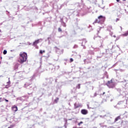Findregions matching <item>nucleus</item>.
<instances>
[{"label":"nucleus","mask_w":128,"mask_h":128,"mask_svg":"<svg viewBox=\"0 0 128 128\" xmlns=\"http://www.w3.org/2000/svg\"><path fill=\"white\" fill-rule=\"evenodd\" d=\"M81 113L84 115L88 114V110L83 109L81 110Z\"/></svg>","instance_id":"20e7f679"},{"label":"nucleus","mask_w":128,"mask_h":128,"mask_svg":"<svg viewBox=\"0 0 128 128\" xmlns=\"http://www.w3.org/2000/svg\"><path fill=\"white\" fill-rule=\"evenodd\" d=\"M20 58L18 60V62L20 64H24L28 60V54L24 52H21L20 54Z\"/></svg>","instance_id":"f257e3e1"},{"label":"nucleus","mask_w":128,"mask_h":128,"mask_svg":"<svg viewBox=\"0 0 128 128\" xmlns=\"http://www.w3.org/2000/svg\"><path fill=\"white\" fill-rule=\"evenodd\" d=\"M84 42H86V40H83L82 42V44H84Z\"/></svg>","instance_id":"dca6fc26"},{"label":"nucleus","mask_w":128,"mask_h":128,"mask_svg":"<svg viewBox=\"0 0 128 128\" xmlns=\"http://www.w3.org/2000/svg\"><path fill=\"white\" fill-rule=\"evenodd\" d=\"M36 48H38V47H37Z\"/></svg>","instance_id":"393cba45"},{"label":"nucleus","mask_w":128,"mask_h":128,"mask_svg":"<svg viewBox=\"0 0 128 128\" xmlns=\"http://www.w3.org/2000/svg\"><path fill=\"white\" fill-rule=\"evenodd\" d=\"M58 98H56L55 100H54V102H55L56 103V104H58Z\"/></svg>","instance_id":"9d476101"},{"label":"nucleus","mask_w":128,"mask_h":128,"mask_svg":"<svg viewBox=\"0 0 128 128\" xmlns=\"http://www.w3.org/2000/svg\"><path fill=\"white\" fill-rule=\"evenodd\" d=\"M14 128V126L12 125L10 126H9L8 128Z\"/></svg>","instance_id":"a211bd4d"},{"label":"nucleus","mask_w":128,"mask_h":128,"mask_svg":"<svg viewBox=\"0 0 128 128\" xmlns=\"http://www.w3.org/2000/svg\"><path fill=\"white\" fill-rule=\"evenodd\" d=\"M4 100H5V102H8V100L6 99H4Z\"/></svg>","instance_id":"6ab92c4d"},{"label":"nucleus","mask_w":128,"mask_h":128,"mask_svg":"<svg viewBox=\"0 0 128 128\" xmlns=\"http://www.w3.org/2000/svg\"><path fill=\"white\" fill-rule=\"evenodd\" d=\"M74 62V59H72V58H70V62Z\"/></svg>","instance_id":"4468645a"},{"label":"nucleus","mask_w":128,"mask_h":128,"mask_svg":"<svg viewBox=\"0 0 128 128\" xmlns=\"http://www.w3.org/2000/svg\"><path fill=\"white\" fill-rule=\"evenodd\" d=\"M126 0H122L123 2H126Z\"/></svg>","instance_id":"5701e85b"},{"label":"nucleus","mask_w":128,"mask_h":128,"mask_svg":"<svg viewBox=\"0 0 128 128\" xmlns=\"http://www.w3.org/2000/svg\"><path fill=\"white\" fill-rule=\"evenodd\" d=\"M6 52H8V51H6V50H4L3 52L4 54H6Z\"/></svg>","instance_id":"f8f14e48"},{"label":"nucleus","mask_w":128,"mask_h":128,"mask_svg":"<svg viewBox=\"0 0 128 128\" xmlns=\"http://www.w3.org/2000/svg\"><path fill=\"white\" fill-rule=\"evenodd\" d=\"M106 86L109 88H114V86H116V84L114 82H112V79L108 81V82L106 84Z\"/></svg>","instance_id":"7ed1b4c3"},{"label":"nucleus","mask_w":128,"mask_h":128,"mask_svg":"<svg viewBox=\"0 0 128 128\" xmlns=\"http://www.w3.org/2000/svg\"><path fill=\"white\" fill-rule=\"evenodd\" d=\"M44 51H42V50H40V54H44Z\"/></svg>","instance_id":"9b49d317"},{"label":"nucleus","mask_w":128,"mask_h":128,"mask_svg":"<svg viewBox=\"0 0 128 128\" xmlns=\"http://www.w3.org/2000/svg\"><path fill=\"white\" fill-rule=\"evenodd\" d=\"M40 39L38 40H36L35 42H34L33 43V46H36L38 45V44H40Z\"/></svg>","instance_id":"39448f33"},{"label":"nucleus","mask_w":128,"mask_h":128,"mask_svg":"<svg viewBox=\"0 0 128 128\" xmlns=\"http://www.w3.org/2000/svg\"><path fill=\"white\" fill-rule=\"evenodd\" d=\"M104 20H106V17L102 16H100L98 17V19L95 20L94 22L95 24H100V22H104Z\"/></svg>","instance_id":"f03ea898"},{"label":"nucleus","mask_w":128,"mask_h":128,"mask_svg":"<svg viewBox=\"0 0 128 128\" xmlns=\"http://www.w3.org/2000/svg\"><path fill=\"white\" fill-rule=\"evenodd\" d=\"M122 36H128V30L127 32H126V33L122 34Z\"/></svg>","instance_id":"1a4fd4ad"},{"label":"nucleus","mask_w":128,"mask_h":128,"mask_svg":"<svg viewBox=\"0 0 128 128\" xmlns=\"http://www.w3.org/2000/svg\"><path fill=\"white\" fill-rule=\"evenodd\" d=\"M58 32H62V28H58Z\"/></svg>","instance_id":"ddd939ff"},{"label":"nucleus","mask_w":128,"mask_h":128,"mask_svg":"<svg viewBox=\"0 0 128 128\" xmlns=\"http://www.w3.org/2000/svg\"><path fill=\"white\" fill-rule=\"evenodd\" d=\"M104 94H106V92H103V94H102V96H104Z\"/></svg>","instance_id":"4be33fe9"},{"label":"nucleus","mask_w":128,"mask_h":128,"mask_svg":"<svg viewBox=\"0 0 128 128\" xmlns=\"http://www.w3.org/2000/svg\"><path fill=\"white\" fill-rule=\"evenodd\" d=\"M118 2H120V0H116Z\"/></svg>","instance_id":"412c9836"},{"label":"nucleus","mask_w":128,"mask_h":128,"mask_svg":"<svg viewBox=\"0 0 128 128\" xmlns=\"http://www.w3.org/2000/svg\"><path fill=\"white\" fill-rule=\"evenodd\" d=\"M121 28H122V27H120Z\"/></svg>","instance_id":"a878e982"},{"label":"nucleus","mask_w":128,"mask_h":128,"mask_svg":"<svg viewBox=\"0 0 128 128\" xmlns=\"http://www.w3.org/2000/svg\"><path fill=\"white\" fill-rule=\"evenodd\" d=\"M118 20H120V18H116V22H118Z\"/></svg>","instance_id":"aec40b11"},{"label":"nucleus","mask_w":128,"mask_h":128,"mask_svg":"<svg viewBox=\"0 0 128 128\" xmlns=\"http://www.w3.org/2000/svg\"><path fill=\"white\" fill-rule=\"evenodd\" d=\"M12 108L13 112H18V106H16V105L12 106Z\"/></svg>","instance_id":"423d86ee"},{"label":"nucleus","mask_w":128,"mask_h":128,"mask_svg":"<svg viewBox=\"0 0 128 128\" xmlns=\"http://www.w3.org/2000/svg\"><path fill=\"white\" fill-rule=\"evenodd\" d=\"M2 32V30H0V33Z\"/></svg>","instance_id":"b1692460"},{"label":"nucleus","mask_w":128,"mask_h":128,"mask_svg":"<svg viewBox=\"0 0 128 128\" xmlns=\"http://www.w3.org/2000/svg\"><path fill=\"white\" fill-rule=\"evenodd\" d=\"M118 120H120V116H117L114 120V122H116Z\"/></svg>","instance_id":"6e6552de"},{"label":"nucleus","mask_w":128,"mask_h":128,"mask_svg":"<svg viewBox=\"0 0 128 128\" xmlns=\"http://www.w3.org/2000/svg\"><path fill=\"white\" fill-rule=\"evenodd\" d=\"M78 88H80V84H78Z\"/></svg>","instance_id":"f3484780"},{"label":"nucleus","mask_w":128,"mask_h":128,"mask_svg":"<svg viewBox=\"0 0 128 128\" xmlns=\"http://www.w3.org/2000/svg\"><path fill=\"white\" fill-rule=\"evenodd\" d=\"M82 104H78V105L76 104H74V108L75 110H76L78 108H82Z\"/></svg>","instance_id":"0eeeda50"},{"label":"nucleus","mask_w":128,"mask_h":128,"mask_svg":"<svg viewBox=\"0 0 128 128\" xmlns=\"http://www.w3.org/2000/svg\"><path fill=\"white\" fill-rule=\"evenodd\" d=\"M84 124V122H79V123L78 124V126H80V124Z\"/></svg>","instance_id":"2eb2a0df"}]
</instances>
